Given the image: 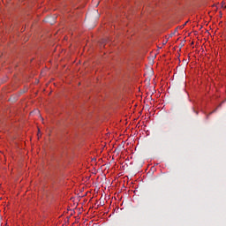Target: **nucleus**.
<instances>
[{
	"label": "nucleus",
	"mask_w": 226,
	"mask_h": 226,
	"mask_svg": "<svg viewBox=\"0 0 226 226\" xmlns=\"http://www.w3.org/2000/svg\"><path fill=\"white\" fill-rule=\"evenodd\" d=\"M222 8L223 10H226L225 2H222Z\"/></svg>",
	"instance_id": "1"
}]
</instances>
